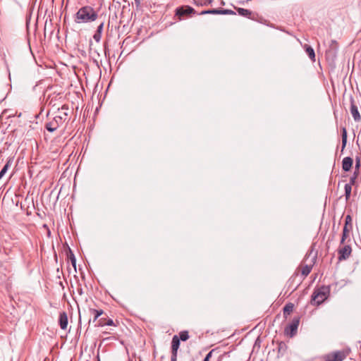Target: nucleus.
<instances>
[{
    "mask_svg": "<svg viewBox=\"0 0 361 361\" xmlns=\"http://www.w3.org/2000/svg\"><path fill=\"white\" fill-rule=\"evenodd\" d=\"M334 353L335 361H343L348 355V353L345 351H336L334 352Z\"/></svg>",
    "mask_w": 361,
    "mask_h": 361,
    "instance_id": "obj_13",
    "label": "nucleus"
},
{
    "mask_svg": "<svg viewBox=\"0 0 361 361\" xmlns=\"http://www.w3.org/2000/svg\"><path fill=\"white\" fill-rule=\"evenodd\" d=\"M200 15H204V14H220V9H211V10H205L201 11Z\"/></svg>",
    "mask_w": 361,
    "mask_h": 361,
    "instance_id": "obj_24",
    "label": "nucleus"
},
{
    "mask_svg": "<svg viewBox=\"0 0 361 361\" xmlns=\"http://www.w3.org/2000/svg\"><path fill=\"white\" fill-rule=\"evenodd\" d=\"M94 316H101L102 314H104L103 310H101V309H99V310H94Z\"/></svg>",
    "mask_w": 361,
    "mask_h": 361,
    "instance_id": "obj_30",
    "label": "nucleus"
},
{
    "mask_svg": "<svg viewBox=\"0 0 361 361\" xmlns=\"http://www.w3.org/2000/svg\"><path fill=\"white\" fill-rule=\"evenodd\" d=\"M342 133V149H344L347 143V130L345 127H343L341 129Z\"/></svg>",
    "mask_w": 361,
    "mask_h": 361,
    "instance_id": "obj_19",
    "label": "nucleus"
},
{
    "mask_svg": "<svg viewBox=\"0 0 361 361\" xmlns=\"http://www.w3.org/2000/svg\"><path fill=\"white\" fill-rule=\"evenodd\" d=\"M195 13V9L190 6H181L176 8V16L179 20L188 18L191 14Z\"/></svg>",
    "mask_w": 361,
    "mask_h": 361,
    "instance_id": "obj_4",
    "label": "nucleus"
},
{
    "mask_svg": "<svg viewBox=\"0 0 361 361\" xmlns=\"http://www.w3.org/2000/svg\"><path fill=\"white\" fill-rule=\"evenodd\" d=\"M305 51L307 53V54L308 55V56L310 57V59L312 61H314L315 60V54H314V51L313 49V48L309 45H305Z\"/></svg>",
    "mask_w": 361,
    "mask_h": 361,
    "instance_id": "obj_15",
    "label": "nucleus"
},
{
    "mask_svg": "<svg viewBox=\"0 0 361 361\" xmlns=\"http://www.w3.org/2000/svg\"><path fill=\"white\" fill-rule=\"evenodd\" d=\"M11 164V160L9 159L7 161L6 164L4 165L1 171H0V179L5 175V173L7 172L8 168L10 167Z\"/></svg>",
    "mask_w": 361,
    "mask_h": 361,
    "instance_id": "obj_20",
    "label": "nucleus"
},
{
    "mask_svg": "<svg viewBox=\"0 0 361 361\" xmlns=\"http://www.w3.org/2000/svg\"><path fill=\"white\" fill-rule=\"evenodd\" d=\"M66 121V118L62 116H56L52 121L46 123V129L52 133Z\"/></svg>",
    "mask_w": 361,
    "mask_h": 361,
    "instance_id": "obj_5",
    "label": "nucleus"
},
{
    "mask_svg": "<svg viewBox=\"0 0 361 361\" xmlns=\"http://www.w3.org/2000/svg\"><path fill=\"white\" fill-rule=\"evenodd\" d=\"M203 361H209V360H207V357H204Z\"/></svg>",
    "mask_w": 361,
    "mask_h": 361,
    "instance_id": "obj_38",
    "label": "nucleus"
},
{
    "mask_svg": "<svg viewBox=\"0 0 361 361\" xmlns=\"http://www.w3.org/2000/svg\"><path fill=\"white\" fill-rule=\"evenodd\" d=\"M68 107L66 104L63 105L61 106V108L60 109H59V114H60L59 116H62V117H65L66 118V121L67 120V118H68Z\"/></svg>",
    "mask_w": 361,
    "mask_h": 361,
    "instance_id": "obj_18",
    "label": "nucleus"
},
{
    "mask_svg": "<svg viewBox=\"0 0 361 361\" xmlns=\"http://www.w3.org/2000/svg\"><path fill=\"white\" fill-rule=\"evenodd\" d=\"M81 319H82V317H78V322H79V324H80V323H81Z\"/></svg>",
    "mask_w": 361,
    "mask_h": 361,
    "instance_id": "obj_36",
    "label": "nucleus"
},
{
    "mask_svg": "<svg viewBox=\"0 0 361 361\" xmlns=\"http://www.w3.org/2000/svg\"><path fill=\"white\" fill-rule=\"evenodd\" d=\"M237 11L239 15L247 18H250V16L252 15V12L250 10L243 8H238Z\"/></svg>",
    "mask_w": 361,
    "mask_h": 361,
    "instance_id": "obj_16",
    "label": "nucleus"
},
{
    "mask_svg": "<svg viewBox=\"0 0 361 361\" xmlns=\"http://www.w3.org/2000/svg\"><path fill=\"white\" fill-rule=\"evenodd\" d=\"M101 37H102V33H100L99 32H95V33L93 35V38L97 42H100Z\"/></svg>",
    "mask_w": 361,
    "mask_h": 361,
    "instance_id": "obj_28",
    "label": "nucleus"
},
{
    "mask_svg": "<svg viewBox=\"0 0 361 361\" xmlns=\"http://www.w3.org/2000/svg\"><path fill=\"white\" fill-rule=\"evenodd\" d=\"M351 247L350 245H344L338 249V260H345L351 254Z\"/></svg>",
    "mask_w": 361,
    "mask_h": 361,
    "instance_id": "obj_7",
    "label": "nucleus"
},
{
    "mask_svg": "<svg viewBox=\"0 0 361 361\" xmlns=\"http://www.w3.org/2000/svg\"><path fill=\"white\" fill-rule=\"evenodd\" d=\"M352 218L350 215H347L345 217V224L344 226L350 227V228H352Z\"/></svg>",
    "mask_w": 361,
    "mask_h": 361,
    "instance_id": "obj_27",
    "label": "nucleus"
},
{
    "mask_svg": "<svg viewBox=\"0 0 361 361\" xmlns=\"http://www.w3.org/2000/svg\"><path fill=\"white\" fill-rule=\"evenodd\" d=\"M103 27H104V23H101L100 25L97 27L96 32H99L102 33V30H103Z\"/></svg>",
    "mask_w": 361,
    "mask_h": 361,
    "instance_id": "obj_31",
    "label": "nucleus"
},
{
    "mask_svg": "<svg viewBox=\"0 0 361 361\" xmlns=\"http://www.w3.org/2000/svg\"><path fill=\"white\" fill-rule=\"evenodd\" d=\"M220 14H235V12L228 9H220Z\"/></svg>",
    "mask_w": 361,
    "mask_h": 361,
    "instance_id": "obj_29",
    "label": "nucleus"
},
{
    "mask_svg": "<svg viewBox=\"0 0 361 361\" xmlns=\"http://www.w3.org/2000/svg\"><path fill=\"white\" fill-rule=\"evenodd\" d=\"M294 308V305L291 302L287 303L283 308V315L287 316L290 314Z\"/></svg>",
    "mask_w": 361,
    "mask_h": 361,
    "instance_id": "obj_14",
    "label": "nucleus"
},
{
    "mask_svg": "<svg viewBox=\"0 0 361 361\" xmlns=\"http://www.w3.org/2000/svg\"><path fill=\"white\" fill-rule=\"evenodd\" d=\"M68 317H59V324L62 329H66L68 325Z\"/></svg>",
    "mask_w": 361,
    "mask_h": 361,
    "instance_id": "obj_21",
    "label": "nucleus"
},
{
    "mask_svg": "<svg viewBox=\"0 0 361 361\" xmlns=\"http://www.w3.org/2000/svg\"><path fill=\"white\" fill-rule=\"evenodd\" d=\"M180 346V338L175 335L172 338L171 341V361H177L178 350Z\"/></svg>",
    "mask_w": 361,
    "mask_h": 361,
    "instance_id": "obj_6",
    "label": "nucleus"
},
{
    "mask_svg": "<svg viewBox=\"0 0 361 361\" xmlns=\"http://www.w3.org/2000/svg\"><path fill=\"white\" fill-rule=\"evenodd\" d=\"M300 324V317H294L284 329L285 335L292 338L297 334L298 328Z\"/></svg>",
    "mask_w": 361,
    "mask_h": 361,
    "instance_id": "obj_3",
    "label": "nucleus"
},
{
    "mask_svg": "<svg viewBox=\"0 0 361 361\" xmlns=\"http://www.w3.org/2000/svg\"><path fill=\"white\" fill-rule=\"evenodd\" d=\"M118 322L116 321V323H115L112 319H109L107 321H106L105 318H102L99 321H98L97 326H104V325H109V326H116L118 324Z\"/></svg>",
    "mask_w": 361,
    "mask_h": 361,
    "instance_id": "obj_12",
    "label": "nucleus"
},
{
    "mask_svg": "<svg viewBox=\"0 0 361 361\" xmlns=\"http://www.w3.org/2000/svg\"><path fill=\"white\" fill-rule=\"evenodd\" d=\"M344 189H345V195L346 200H348L350 197V194H351V190H352L351 184H345Z\"/></svg>",
    "mask_w": 361,
    "mask_h": 361,
    "instance_id": "obj_25",
    "label": "nucleus"
},
{
    "mask_svg": "<svg viewBox=\"0 0 361 361\" xmlns=\"http://www.w3.org/2000/svg\"><path fill=\"white\" fill-rule=\"evenodd\" d=\"M350 113L352 114V116L353 117L354 120L355 121H360L361 120V116L360 115V113L358 111L357 106L354 102L353 99H351L350 101Z\"/></svg>",
    "mask_w": 361,
    "mask_h": 361,
    "instance_id": "obj_8",
    "label": "nucleus"
},
{
    "mask_svg": "<svg viewBox=\"0 0 361 361\" xmlns=\"http://www.w3.org/2000/svg\"><path fill=\"white\" fill-rule=\"evenodd\" d=\"M353 163V160L352 158H350L349 157H345L342 161L343 170L345 171H350L352 167Z\"/></svg>",
    "mask_w": 361,
    "mask_h": 361,
    "instance_id": "obj_10",
    "label": "nucleus"
},
{
    "mask_svg": "<svg viewBox=\"0 0 361 361\" xmlns=\"http://www.w3.org/2000/svg\"><path fill=\"white\" fill-rule=\"evenodd\" d=\"M214 351V349H212V350H210L207 355H206L205 357H207V360H209V359L211 358L212 355V353Z\"/></svg>",
    "mask_w": 361,
    "mask_h": 361,
    "instance_id": "obj_32",
    "label": "nucleus"
},
{
    "mask_svg": "<svg viewBox=\"0 0 361 361\" xmlns=\"http://www.w3.org/2000/svg\"><path fill=\"white\" fill-rule=\"evenodd\" d=\"M360 166V159L359 158H357L356 159V164H355V168L356 169H359V167Z\"/></svg>",
    "mask_w": 361,
    "mask_h": 361,
    "instance_id": "obj_33",
    "label": "nucleus"
},
{
    "mask_svg": "<svg viewBox=\"0 0 361 361\" xmlns=\"http://www.w3.org/2000/svg\"><path fill=\"white\" fill-rule=\"evenodd\" d=\"M98 18L97 12L90 6L81 7L75 15L76 23H88L95 21Z\"/></svg>",
    "mask_w": 361,
    "mask_h": 361,
    "instance_id": "obj_1",
    "label": "nucleus"
},
{
    "mask_svg": "<svg viewBox=\"0 0 361 361\" xmlns=\"http://www.w3.org/2000/svg\"><path fill=\"white\" fill-rule=\"evenodd\" d=\"M355 176L352 177V178H350V183L349 184H351V185H352L353 184H354V183H355Z\"/></svg>",
    "mask_w": 361,
    "mask_h": 361,
    "instance_id": "obj_34",
    "label": "nucleus"
},
{
    "mask_svg": "<svg viewBox=\"0 0 361 361\" xmlns=\"http://www.w3.org/2000/svg\"><path fill=\"white\" fill-rule=\"evenodd\" d=\"M329 288L328 286H322L315 289L312 295L311 302L313 305H319L327 299L329 295Z\"/></svg>",
    "mask_w": 361,
    "mask_h": 361,
    "instance_id": "obj_2",
    "label": "nucleus"
},
{
    "mask_svg": "<svg viewBox=\"0 0 361 361\" xmlns=\"http://www.w3.org/2000/svg\"><path fill=\"white\" fill-rule=\"evenodd\" d=\"M323 360L324 361H335L334 352L324 355Z\"/></svg>",
    "mask_w": 361,
    "mask_h": 361,
    "instance_id": "obj_26",
    "label": "nucleus"
},
{
    "mask_svg": "<svg viewBox=\"0 0 361 361\" xmlns=\"http://www.w3.org/2000/svg\"><path fill=\"white\" fill-rule=\"evenodd\" d=\"M312 268V265H307V264H302L300 267V271L302 276L305 278L306 277L311 271Z\"/></svg>",
    "mask_w": 361,
    "mask_h": 361,
    "instance_id": "obj_11",
    "label": "nucleus"
},
{
    "mask_svg": "<svg viewBox=\"0 0 361 361\" xmlns=\"http://www.w3.org/2000/svg\"><path fill=\"white\" fill-rule=\"evenodd\" d=\"M68 257L70 259L74 269H76V259L71 249H69V254L68 255Z\"/></svg>",
    "mask_w": 361,
    "mask_h": 361,
    "instance_id": "obj_22",
    "label": "nucleus"
},
{
    "mask_svg": "<svg viewBox=\"0 0 361 361\" xmlns=\"http://www.w3.org/2000/svg\"><path fill=\"white\" fill-rule=\"evenodd\" d=\"M180 341H186L189 338V334L188 331H182L179 333Z\"/></svg>",
    "mask_w": 361,
    "mask_h": 361,
    "instance_id": "obj_23",
    "label": "nucleus"
},
{
    "mask_svg": "<svg viewBox=\"0 0 361 361\" xmlns=\"http://www.w3.org/2000/svg\"><path fill=\"white\" fill-rule=\"evenodd\" d=\"M351 228L350 227L344 226L343 229V234L342 238L341 240V243H344L345 239L349 236V233L350 231Z\"/></svg>",
    "mask_w": 361,
    "mask_h": 361,
    "instance_id": "obj_17",
    "label": "nucleus"
},
{
    "mask_svg": "<svg viewBox=\"0 0 361 361\" xmlns=\"http://www.w3.org/2000/svg\"><path fill=\"white\" fill-rule=\"evenodd\" d=\"M288 350V345L285 342L281 341L278 343L277 357H283Z\"/></svg>",
    "mask_w": 361,
    "mask_h": 361,
    "instance_id": "obj_9",
    "label": "nucleus"
},
{
    "mask_svg": "<svg viewBox=\"0 0 361 361\" xmlns=\"http://www.w3.org/2000/svg\"><path fill=\"white\" fill-rule=\"evenodd\" d=\"M97 319V317H94L93 322H94L96 321V319Z\"/></svg>",
    "mask_w": 361,
    "mask_h": 361,
    "instance_id": "obj_37",
    "label": "nucleus"
},
{
    "mask_svg": "<svg viewBox=\"0 0 361 361\" xmlns=\"http://www.w3.org/2000/svg\"><path fill=\"white\" fill-rule=\"evenodd\" d=\"M60 316L65 317V316H66V312H63V313H61V314H60Z\"/></svg>",
    "mask_w": 361,
    "mask_h": 361,
    "instance_id": "obj_35",
    "label": "nucleus"
}]
</instances>
